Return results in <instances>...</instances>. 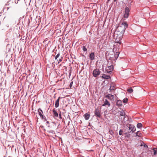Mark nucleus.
Instances as JSON below:
<instances>
[{"label": "nucleus", "instance_id": "obj_15", "mask_svg": "<svg viewBox=\"0 0 157 157\" xmlns=\"http://www.w3.org/2000/svg\"><path fill=\"white\" fill-rule=\"evenodd\" d=\"M120 114L121 115V116H122V118H123V119H124L125 118V113L124 112L122 111H120Z\"/></svg>", "mask_w": 157, "mask_h": 157}, {"label": "nucleus", "instance_id": "obj_11", "mask_svg": "<svg viewBox=\"0 0 157 157\" xmlns=\"http://www.w3.org/2000/svg\"><path fill=\"white\" fill-rule=\"evenodd\" d=\"M129 128L131 131L134 132L136 130L135 127L132 125L129 124Z\"/></svg>", "mask_w": 157, "mask_h": 157}, {"label": "nucleus", "instance_id": "obj_4", "mask_svg": "<svg viewBox=\"0 0 157 157\" xmlns=\"http://www.w3.org/2000/svg\"><path fill=\"white\" fill-rule=\"evenodd\" d=\"M130 11L129 8L127 7H126L125 8V10L124 13V18H128V16H129V12Z\"/></svg>", "mask_w": 157, "mask_h": 157}, {"label": "nucleus", "instance_id": "obj_10", "mask_svg": "<svg viewBox=\"0 0 157 157\" xmlns=\"http://www.w3.org/2000/svg\"><path fill=\"white\" fill-rule=\"evenodd\" d=\"M90 115L89 113H86L83 116L86 120H88L90 118Z\"/></svg>", "mask_w": 157, "mask_h": 157}, {"label": "nucleus", "instance_id": "obj_3", "mask_svg": "<svg viewBox=\"0 0 157 157\" xmlns=\"http://www.w3.org/2000/svg\"><path fill=\"white\" fill-rule=\"evenodd\" d=\"M100 73L101 71L98 69H96L93 71V74L94 77H96L100 75Z\"/></svg>", "mask_w": 157, "mask_h": 157}, {"label": "nucleus", "instance_id": "obj_23", "mask_svg": "<svg viewBox=\"0 0 157 157\" xmlns=\"http://www.w3.org/2000/svg\"><path fill=\"white\" fill-rule=\"evenodd\" d=\"M109 133L111 135H113V130H110V129L109 130Z\"/></svg>", "mask_w": 157, "mask_h": 157}, {"label": "nucleus", "instance_id": "obj_1", "mask_svg": "<svg viewBox=\"0 0 157 157\" xmlns=\"http://www.w3.org/2000/svg\"><path fill=\"white\" fill-rule=\"evenodd\" d=\"M128 25L127 23L125 21L123 22L121 25L118 26L116 29L115 33H119L122 34H124V32L128 27Z\"/></svg>", "mask_w": 157, "mask_h": 157}, {"label": "nucleus", "instance_id": "obj_20", "mask_svg": "<svg viewBox=\"0 0 157 157\" xmlns=\"http://www.w3.org/2000/svg\"><path fill=\"white\" fill-rule=\"evenodd\" d=\"M115 89V86L113 85H111L109 88V90H114Z\"/></svg>", "mask_w": 157, "mask_h": 157}, {"label": "nucleus", "instance_id": "obj_14", "mask_svg": "<svg viewBox=\"0 0 157 157\" xmlns=\"http://www.w3.org/2000/svg\"><path fill=\"white\" fill-rule=\"evenodd\" d=\"M94 53L92 52L90 54V59L91 60H93L94 59Z\"/></svg>", "mask_w": 157, "mask_h": 157}, {"label": "nucleus", "instance_id": "obj_22", "mask_svg": "<svg viewBox=\"0 0 157 157\" xmlns=\"http://www.w3.org/2000/svg\"><path fill=\"white\" fill-rule=\"evenodd\" d=\"M127 91L129 92L130 93L132 92L133 91V90L132 88H130L129 89L127 90Z\"/></svg>", "mask_w": 157, "mask_h": 157}, {"label": "nucleus", "instance_id": "obj_17", "mask_svg": "<svg viewBox=\"0 0 157 157\" xmlns=\"http://www.w3.org/2000/svg\"><path fill=\"white\" fill-rule=\"evenodd\" d=\"M102 78L104 79H109L110 78V76L109 75H106L105 74L103 75L102 76Z\"/></svg>", "mask_w": 157, "mask_h": 157}, {"label": "nucleus", "instance_id": "obj_21", "mask_svg": "<svg viewBox=\"0 0 157 157\" xmlns=\"http://www.w3.org/2000/svg\"><path fill=\"white\" fill-rule=\"evenodd\" d=\"M142 124L141 123H138L137 125V127L138 128H140L142 127Z\"/></svg>", "mask_w": 157, "mask_h": 157}, {"label": "nucleus", "instance_id": "obj_32", "mask_svg": "<svg viewBox=\"0 0 157 157\" xmlns=\"http://www.w3.org/2000/svg\"><path fill=\"white\" fill-rule=\"evenodd\" d=\"M46 123H47V124H49V122H48V121H47V122H46Z\"/></svg>", "mask_w": 157, "mask_h": 157}, {"label": "nucleus", "instance_id": "obj_29", "mask_svg": "<svg viewBox=\"0 0 157 157\" xmlns=\"http://www.w3.org/2000/svg\"><path fill=\"white\" fill-rule=\"evenodd\" d=\"M143 145H144V147L145 148H147L148 147V146H147V145L146 144H144V145H143V144H142L141 145V146H143Z\"/></svg>", "mask_w": 157, "mask_h": 157}, {"label": "nucleus", "instance_id": "obj_16", "mask_svg": "<svg viewBox=\"0 0 157 157\" xmlns=\"http://www.w3.org/2000/svg\"><path fill=\"white\" fill-rule=\"evenodd\" d=\"M117 105L118 106H121L122 105V102L121 101L118 100L117 102Z\"/></svg>", "mask_w": 157, "mask_h": 157}, {"label": "nucleus", "instance_id": "obj_13", "mask_svg": "<svg viewBox=\"0 0 157 157\" xmlns=\"http://www.w3.org/2000/svg\"><path fill=\"white\" fill-rule=\"evenodd\" d=\"M53 112L54 116L56 117H58V114L57 112L55 110V109H53Z\"/></svg>", "mask_w": 157, "mask_h": 157}, {"label": "nucleus", "instance_id": "obj_25", "mask_svg": "<svg viewBox=\"0 0 157 157\" xmlns=\"http://www.w3.org/2000/svg\"><path fill=\"white\" fill-rule=\"evenodd\" d=\"M123 132V131L122 129H120L119 131V134L120 135H121L122 134V133Z\"/></svg>", "mask_w": 157, "mask_h": 157}, {"label": "nucleus", "instance_id": "obj_18", "mask_svg": "<svg viewBox=\"0 0 157 157\" xmlns=\"http://www.w3.org/2000/svg\"><path fill=\"white\" fill-rule=\"evenodd\" d=\"M153 150L154 152V155H155L157 154V149L156 148H154L153 149Z\"/></svg>", "mask_w": 157, "mask_h": 157}, {"label": "nucleus", "instance_id": "obj_30", "mask_svg": "<svg viewBox=\"0 0 157 157\" xmlns=\"http://www.w3.org/2000/svg\"><path fill=\"white\" fill-rule=\"evenodd\" d=\"M59 117L60 118H61V113L59 114Z\"/></svg>", "mask_w": 157, "mask_h": 157}, {"label": "nucleus", "instance_id": "obj_9", "mask_svg": "<svg viewBox=\"0 0 157 157\" xmlns=\"http://www.w3.org/2000/svg\"><path fill=\"white\" fill-rule=\"evenodd\" d=\"M38 112L39 115L40 116V117L42 119H44V116H43V114H42V113H43V111L42 110L40 109H38Z\"/></svg>", "mask_w": 157, "mask_h": 157}, {"label": "nucleus", "instance_id": "obj_2", "mask_svg": "<svg viewBox=\"0 0 157 157\" xmlns=\"http://www.w3.org/2000/svg\"><path fill=\"white\" fill-rule=\"evenodd\" d=\"M123 34L119 33H115L114 35V39H115L116 42L121 44V40L123 38Z\"/></svg>", "mask_w": 157, "mask_h": 157}, {"label": "nucleus", "instance_id": "obj_5", "mask_svg": "<svg viewBox=\"0 0 157 157\" xmlns=\"http://www.w3.org/2000/svg\"><path fill=\"white\" fill-rule=\"evenodd\" d=\"M101 110L98 108L96 109L95 110V115L97 117H100L101 115Z\"/></svg>", "mask_w": 157, "mask_h": 157}, {"label": "nucleus", "instance_id": "obj_35", "mask_svg": "<svg viewBox=\"0 0 157 157\" xmlns=\"http://www.w3.org/2000/svg\"><path fill=\"white\" fill-rule=\"evenodd\" d=\"M9 45V44H7V47Z\"/></svg>", "mask_w": 157, "mask_h": 157}, {"label": "nucleus", "instance_id": "obj_7", "mask_svg": "<svg viewBox=\"0 0 157 157\" xmlns=\"http://www.w3.org/2000/svg\"><path fill=\"white\" fill-rule=\"evenodd\" d=\"M105 97L108 98V99L111 101L114 100V96L113 95L108 94L105 96Z\"/></svg>", "mask_w": 157, "mask_h": 157}, {"label": "nucleus", "instance_id": "obj_8", "mask_svg": "<svg viewBox=\"0 0 157 157\" xmlns=\"http://www.w3.org/2000/svg\"><path fill=\"white\" fill-rule=\"evenodd\" d=\"M110 103L109 101L105 99L104 104H102V106H104L107 105L108 107L110 106Z\"/></svg>", "mask_w": 157, "mask_h": 157}, {"label": "nucleus", "instance_id": "obj_26", "mask_svg": "<svg viewBox=\"0 0 157 157\" xmlns=\"http://www.w3.org/2000/svg\"><path fill=\"white\" fill-rule=\"evenodd\" d=\"M82 50L84 52H86L87 51V49L86 48L85 46H82Z\"/></svg>", "mask_w": 157, "mask_h": 157}, {"label": "nucleus", "instance_id": "obj_28", "mask_svg": "<svg viewBox=\"0 0 157 157\" xmlns=\"http://www.w3.org/2000/svg\"><path fill=\"white\" fill-rule=\"evenodd\" d=\"M60 56V54L59 53H58L57 54V55L55 57V59H57L59 57V56Z\"/></svg>", "mask_w": 157, "mask_h": 157}, {"label": "nucleus", "instance_id": "obj_6", "mask_svg": "<svg viewBox=\"0 0 157 157\" xmlns=\"http://www.w3.org/2000/svg\"><path fill=\"white\" fill-rule=\"evenodd\" d=\"M113 69V65H110L108 66L106 68V71L107 73H110Z\"/></svg>", "mask_w": 157, "mask_h": 157}, {"label": "nucleus", "instance_id": "obj_34", "mask_svg": "<svg viewBox=\"0 0 157 157\" xmlns=\"http://www.w3.org/2000/svg\"><path fill=\"white\" fill-rule=\"evenodd\" d=\"M117 0H114V2H116Z\"/></svg>", "mask_w": 157, "mask_h": 157}, {"label": "nucleus", "instance_id": "obj_27", "mask_svg": "<svg viewBox=\"0 0 157 157\" xmlns=\"http://www.w3.org/2000/svg\"><path fill=\"white\" fill-rule=\"evenodd\" d=\"M119 53L118 52H117L116 54L115 55V56L116 57H118L119 56Z\"/></svg>", "mask_w": 157, "mask_h": 157}, {"label": "nucleus", "instance_id": "obj_33", "mask_svg": "<svg viewBox=\"0 0 157 157\" xmlns=\"http://www.w3.org/2000/svg\"><path fill=\"white\" fill-rule=\"evenodd\" d=\"M73 83V82H72L71 83V85H72V84Z\"/></svg>", "mask_w": 157, "mask_h": 157}, {"label": "nucleus", "instance_id": "obj_12", "mask_svg": "<svg viewBox=\"0 0 157 157\" xmlns=\"http://www.w3.org/2000/svg\"><path fill=\"white\" fill-rule=\"evenodd\" d=\"M61 98L60 97H59L58 99L56 101L55 104V107L56 108H57L59 105V102L60 99Z\"/></svg>", "mask_w": 157, "mask_h": 157}, {"label": "nucleus", "instance_id": "obj_36", "mask_svg": "<svg viewBox=\"0 0 157 157\" xmlns=\"http://www.w3.org/2000/svg\"><path fill=\"white\" fill-rule=\"evenodd\" d=\"M110 0H108V1H110Z\"/></svg>", "mask_w": 157, "mask_h": 157}, {"label": "nucleus", "instance_id": "obj_24", "mask_svg": "<svg viewBox=\"0 0 157 157\" xmlns=\"http://www.w3.org/2000/svg\"><path fill=\"white\" fill-rule=\"evenodd\" d=\"M128 100L127 98H125L123 100V102L124 103H127L128 102Z\"/></svg>", "mask_w": 157, "mask_h": 157}, {"label": "nucleus", "instance_id": "obj_19", "mask_svg": "<svg viewBox=\"0 0 157 157\" xmlns=\"http://www.w3.org/2000/svg\"><path fill=\"white\" fill-rule=\"evenodd\" d=\"M142 136V133L139 131H138L136 133V136L138 137H140Z\"/></svg>", "mask_w": 157, "mask_h": 157}, {"label": "nucleus", "instance_id": "obj_31", "mask_svg": "<svg viewBox=\"0 0 157 157\" xmlns=\"http://www.w3.org/2000/svg\"><path fill=\"white\" fill-rule=\"evenodd\" d=\"M59 61L61 62L62 61V59H60L59 60Z\"/></svg>", "mask_w": 157, "mask_h": 157}]
</instances>
